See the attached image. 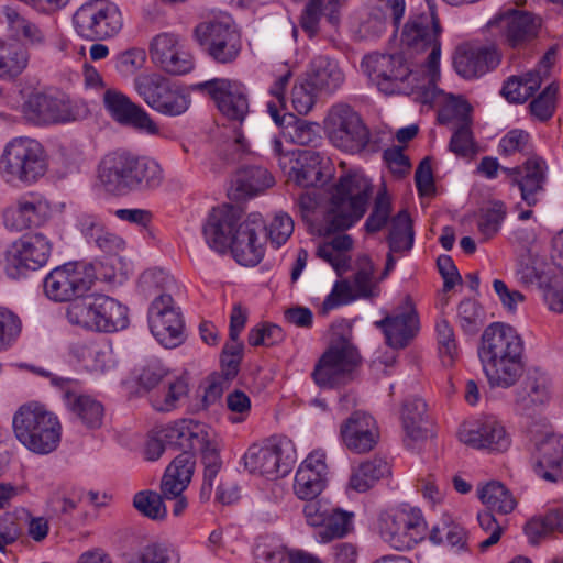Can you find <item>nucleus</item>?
I'll use <instances>...</instances> for the list:
<instances>
[{
    "mask_svg": "<svg viewBox=\"0 0 563 563\" xmlns=\"http://www.w3.org/2000/svg\"><path fill=\"white\" fill-rule=\"evenodd\" d=\"M525 345L517 331L505 323L489 324L483 332L478 357L492 387L509 388L522 376Z\"/></svg>",
    "mask_w": 563,
    "mask_h": 563,
    "instance_id": "obj_1",
    "label": "nucleus"
},
{
    "mask_svg": "<svg viewBox=\"0 0 563 563\" xmlns=\"http://www.w3.org/2000/svg\"><path fill=\"white\" fill-rule=\"evenodd\" d=\"M98 179L106 191L124 196L158 188L164 175L155 159L117 150L101 158L98 165Z\"/></svg>",
    "mask_w": 563,
    "mask_h": 563,
    "instance_id": "obj_2",
    "label": "nucleus"
},
{
    "mask_svg": "<svg viewBox=\"0 0 563 563\" xmlns=\"http://www.w3.org/2000/svg\"><path fill=\"white\" fill-rule=\"evenodd\" d=\"M372 185L361 173H347L334 185L320 232L332 234L354 225L367 210Z\"/></svg>",
    "mask_w": 563,
    "mask_h": 563,
    "instance_id": "obj_3",
    "label": "nucleus"
},
{
    "mask_svg": "<svg viewBox=\"0 0 563 563\" xmlns=\"http://www.w3.org/2000/svg\"><path fill=\"white\" fill-rule=\"evenodd\" d=\"M12 427L19 442L36 454H48L60 442L58 418L37 402L21 406L13 416Z\"/></svg>",
    "mask_w": 563,
    "mask_h": 563,
    "instance_id": "obj_4",
    "label": "nucleus"
},
{
    "mask_svg": "<svg viewBox=\"0 0 563 563\" xmlns=\"http://www.w3.org/2000/svg\"><path fill=\"white\" fill-rule=\"evenodd\" d=\"M66 317L73 325L91 332L112 333L129 325L128 308L106 295L73 300L67 307Z\"/></svg>",
    "mask_w": 563,
    "mask_h": 563,
    "instance_id": "obj_5",
    "label": "nucleus"
},
{
    "mask_svg": "<svg viewBox=\"0 0 563 563\" xmlns=\"http://www.w3.org/2000/svg\"><path fill=\"white\" fill-rule=\"evenodd\" d=\"M48 162L44 146L35 139L20 136L11 140L0 158V174L11 185H31L43 177Z\"/></svg>",
    "mask_w": 563,
    "mask_h": 563,
    "instance_id": "obj_6",
    "label": "nucleus"
},
{
    "mask_svg": "<svg viewBox=\"0 0 563 563\" xmlns=\"http://www.w3.org/2000/svg\"><path fill=\"white\" fill-rule=\"evenodd\" d=\"M194 37L201 49L217 64L234 63L242 51L241 34L228 14L197 24Z\"/></svg>",
    "mask_w": 563,
    "mask_h": 563,
    "instance_id": "obj_7",
    "label": "nucleus"
},
{
    "mask_svg": "<svg viewBox=\"0 0 563 563\" xmlns=\"http://www.w3.org/2000/svg\"><path fill=\"white\" fill-rule=\"evenodd\" d=\"M377 528L383 540L400 551L412 549L427 534L422 514L413 507H399L380 512Z\"/></svg>",
    "mask_w": 563,
    "mask_h": 563,
    "instance_id": "obj_8",
    "label": "nucleus"
},
{
    "mask_svg": "<svg viewBox=\"0 0 563 563\" xmlns=\"http://www.w3.org/2000/svg\"><path fill=\"white\" fill-rule=\"evenodd\" d=\"M134 89L148 107L164 115H181L191 103L190 96L181 87L156 73L136 76Z\"/></svg>",
    "mask_w": 563,
    "mask_h": 563,
    "instance_id": "obj_9",
    "label": "nucleus"
},
{
    "mask_svg": "<svg viewBox=\"0 0 563 563\" xmlns=\"http://www.w3.org/2000/svg\"><path fill=\"white\" fill-rule=\"evenodd\" d=\"M96 271L92 264L66 263L54 268L44 279L45 295L53 301L63 302L81 299L93 282Z\"/></svg>",
    "mask_w": 563,
    "mask_h": 563,
    "instance_id": "obj_10",
    "label": "nucleus"
},
{
    "mask_svg": "<svg viewBox=\"0 0 563 563\" xmlns=\"http://www.w3.org/2000/svg\"><path fill=\"white\" fill-rule=\"evenodd\" d=\"M324 130L330 142L338 148L355 153L369 142V131L361 117L347 104H335L324 120Z\"/></svg>",
    "mask_w": 563,
    "mask_h": 563,
    "instance_id": "obj_11",
    "label": "nucleus"
},
{
    "mask_svg": "<svg viewBox=\"0 0 563 563\" xmlns=\"http://www.w3.org/2000/svg\"><path fill=\"white\" fill-rule=\"evenodd\" d=\"M361 69L369 82L385 95L408 93V79L411 70L404 62L402 56L367 54L361 62Z\"/></svg>",
    "mask_w": 563,
    "mask_h": 563,
    "instance_id": "obj_12",
    "label": "nucleus"
},
{
    "mask_svg": "<svg viewBox=\"0 0 563 563\" xmlns=\"http://www.w3.org/2000/svg\"><path fill=\"white\" fill-rule=\"evenodd\" d=\"M76 31L85 38L101 41L114 36L122 27V15L113 2L90 1L73 18Z\"/></svg>",
    "mask_w": 563,
    "mask_h": 563,
    "instance_id": "obj_13",
    "label": "nucleus"
},
{
    "mask_svg": "<svg viewBox=\"0 0 563 563\" xmlns=\"http://www.w3.org/2000/svg\"><path fill=\"white\" fill-rule=\"evenodd\" d=\"M52 245L42 233L24 235L5 252L4 271L8 277L20 279L29 272L43 267L51 255Z\"/></svg>",
    "mask_w": 563,
    "mask_h": 563,
    "instance_id": "obj_14",
    "label": "nucleus"
},
{
    "mask_svg": "<svg viewBox=\"0 0 563 563\" xmlns=\"http://www.w3.org/2000/svg\"><path fill=\"white\" fill-rule=\"evenodd\" d=\"M291 444L286 440H269L264 444H253L243 455L244 467L253 474L269 478L286 476L294 462Z\"/></svg>",
    "mask_w": 563,
    "mask_h": 563,
    "instance_id": "obj_15",
    "label": "nucleus"
},
{
    "mask_svg": "<svg viewBox=\"0 0 563 563\" xmlns=\"http://www.w3.org/2000/svg\"><path fill=\"white\" fill-rule=\"evenodd\" d=\"M192 91L209 96L229 120L242 122L249 111L246 88L236 80L212 78L190 86Z\"/></svg>",
    "mask_w": 563,
    "mask_h": 563,
    "instance_id": "obj_16",
    "label": "nucleus"
},
{
    "mask_svg": "<svg viewBox=\"0 0 563 563\" xmlns=\"http://www.w3.org/2000/svg\"><path fill=\"white\" fill-rule=\"evenodd\" d=\"M139 385L147 391L163 386V391L154 394L151 399L157 411L173 410L188 393L187 382L183 377H169V371L159 362H151L143 367Z\"/></svg>",
    "mask_w": 563,
    "mask_h": 563,
    "instance_id": "obj_17",
    "label": "nucleus"
},
{
    "mask_svg": "<svg viewBox=\"0 0 563 563\" xmlns=\"http://www.w3.org/2000/svg\"><path fill=\"white\" fill-rule=\"evenodd\" d=\"M358 363L360 354L355 346L342 339L333 343L321 356L312 377L320 387H334L341 384Z\"/></svg>",
    "mask_w": 563,
    "mask_h": 563,
    "instance_id": "obj_18",
    "label": "nucleus"
},
{
    "mask_svg": "<svg viewBox=\"0 0 563 563\" xmlns=\"http://www.w3.org/2000/svg\"><path fill=\"white\" fill-rule=\"evenodd\" d=\"M22 113L26 121L34 125L75 121L79 117L78 109L68 100L45 92H31L22 104Z\"/></svg>",
    "mask_w": 563,
    "mask_h": 563,
    "instance_id": "obj_19",
    "label": "nucleus"
},
{
    "mask_svg": "<svg viewBox=\"0 0 563 563\" xmlns=\"http://www.w3.org/2000/svg\"><path fill=\"white\" fill-rule=\"evenodd\" d=\"M148 322L152 334L163 346L173 349L183 342V316L169 294H159L153 300Z\"/></svg>",
    "mask_w": 563,
    "mask_h": 563,
    "instance_id": "obj_20",
    "label": "nucleus"
},
{
    "mask_svg": "<svg viewBox=\"0 0 563 563\" xmlns=\"http://www.w3.org/2000/svg\"><path fill=\"white\" fill-rule=\"evenodd\" d=\"M148 53L153 64L170 75H185L194 68L192 57L184 49L175 33L155 35L150 42Z\"/></svg>",
    "mask_w": 563,
    "mask_h": 563,
    "instance_id": "obj_21",
    "label": "nucleus"
},
{
    "mask_svg": "<svg viewBox=\"0 0 563 563\" xmlns=\"http://www.w3.org/2000/svg\"><path fill=\"white\" fill-rule=\"evenodd\" d=\"M488 26L497 27L508 46L521 48L538 36L541 21L532 13L507 9L489 21Z\"/></svg>",
    "mask_w": 563,
    "mask_h": 563,
    "instance_id": "obj_22",
    "label": "nucleus"
},
{
    "mask_svg": "<svg viewBox=\"0 0 563 563\" xmlns=\"http://www.w3.org/2000/svg\"><path fill=\"white\" fill-rule=\"evenodd\" d=\"M459 438L474 449L490 452H504L510 445L505 427L494 417H485L464 424L459 431Z\"/></svg>",
    "mask_w": 563,
    "mask_h": 563,
    "instance_id": "obj_23",
    "label": "nucleus"
},
{
    "mask_svg": "<svg viewBox=\"0 0 563 563\" xmlns=\"http://www.w3.org/2000/svg\"><path fill=\"white\" fill-rule=\"evenodd\" d=\"M52 385L58 388L68 410L86 427L99 428L103 418V406L87 395L79 394V383L71 378L53 377Z\"/></svg>",
    "mask_w": 563,
    "mask_h": 563,
    "instance_id": "obj_24",
    "label": "nucleus"
},
{
    "mask_svg": "<svg viewBox=\"0 0 563 563\" xmlns=\"http://www.w3.org/2000/svg\"><path fill=\"white\" fill-rule=\"evenodd\" d=\"M103 103L107 111L117 122L150 135L159 133L157 124L150 114L122 92L107 90L103 95Z\"/></svg>",
    "mask_w": 563,
    "mask_h": 563,
    "instance_id": "obj_25",
    "label": "nucleus"
},
{
    "mask_svg": "<svg viewBox=\"0 0 563 563\" xmlns=\"http://www.w3.org/2000/svg\"><path fill=\"white\" fill-rule=\"evenodd\" d=\"M375 325L383 330L389 346L394 349L407 346L419 331V318L411 299L406 298L404 305L390 316L376 321Z\"/></svg>",
    "mask_w": 563,
    "mask_h": 563,
    "instance_id": "obj_26",
    "label": "nucleus"
},
{
    "mask_svg": "<svg viewBox=\"0 0 563 563\" xmlns=\"http://www.w3.org/2000/svg\"><path fill=\"white\" fill-rule=\"evenodd\" d=\"M533 445L536 474L548 482L563 479V437L542 433L534 438Z\"/></svg>",
    "mask_w": 563,
    "mask_h": 563,
    "instance_id": "obj_27",
    "label": "nucleus"
},
{
    "mask_svg": "<svg viewBox=\"0 0 563 563\" xmlns=\"http://www.w3.org/2000/svg\"><path fill=\"white\" fill-rule=\"evenodd\" d=\"M241 220V210L234 206L224 205L213 208L203 225L202 232L210 249L219 253L229 250L234 227Z\"/></svg>",
    "mask_w": 563,
    "mask_h": 563,
    "instance_id": "obj_28",
    "label": "nucleus"
},
{
    "mask_svg": "<svg viewBox=\"0 0 563 563\" xmlns=\"http://www.w3.org/2000/svg\"><path fill=\"white\" fill-rule=\"evenodd\" d=\"M345 446L357 454L369 452L378 440V429L372 416L363 411L353 412L340 428Z\"/></svg>",
    "mask_w": 563,
    "mask_h": 563,
    "instance_id": "obj_29",
    "label": "nucleus"
},
{
    "mask_svg": "<svg viewBox=\"0 0 563 563\" xmlns=\"http://www.w3.org/2000/svg\"><path fill=\"white\" fill-rule=\"evenodd\" d=\"M550 388L551 380L548 374L538 367L530 368L522 384L515 390V409L525 415L534 412L550 400Z\"/></svg>",
    "mask_w": 563,
    "mask_h": 563,
    "instance_id": "obj_30",
    "label": "nucleus"
},
{
    "mask_svg": "<svg viewBox=\"0 0 563 563\" xmlns=\"http://www.w3.org/2000/svg\"><path fill=\"white\" fill-rule=\"evenodd\" d=\"M499 63L500 53L494 45L459 47L453 58L456 73L465 79L478 78Z\"/></svg>",
    "mask_w": 563,
    "mask_h": 563,
    "instance_id": "obj_31",
    "label": "nucleus"
},
{
    "mask_svg": "<svg viewBox=\"0 0 563 563\" xmlns=\"http://www.w3.org/2000/svg\"><path fill=\"white\" fill-rule=\"evenodd\" d=\"M325 454L321 451L310 453L297 470L294 492L300 499L318 497L325 486Z\"/></svg>",
    "mask_w": 563,
    "mask_h": 563,
    "instance_id": "obj_32",
    "label": "nucleus"
},
{
    "mask_svg": "<svg viewBox=\"0 0 563 563\" xmlns=\"http://www.w3.org/2000/svg\"><path fill=\"white\" fill-rule=\"evenodd\" d=\"M545 169V162L539 157L527 159L522 169L518 167L501 168L509 177L510 183L518 186L521 198L528 206H534L538 202V195L543 191Z\"/></svg>",
    "mask_w": 563,
    "mask_h": 563,
    "instance_id": "obj_33",
    "label": "nucleus"
},
{
    "mask_svg": "<svg viewBox=\"0 0 563 563\" xmlns=\"http://www.w3.org/2000/svg\"><path fill=\"white\" fill-rule=\"evenodd\" d=\"M165 438L184 451H199L201 457L209 449H219L211 439L208 428L198 421L189 420L176 423L165 430Z\"/></svg>",
    "mask_w": 563,
    "mask_h": 563,
    "instance_id": "obj_34",
    "label": "nucleus"
},
{
    "mask_svg": "<svg viewBox=\"0 0 563 563\" xmlns=\"http://www.w3.org/2000/svg\"><path fill=\"white\" fill-rule=\"evenodd\" d=\"M70 354L84 368L92 373H104L117 364L112 346L104 340L74 343L70 346Z\"/></svg>",
    "mask_w": 563,
    "mask_h": 563,
    "instance_id": "obj_35",
    "label": "nucleus"
},
{
    "mask_svg": "<svg viewBox=\"0 0 563 563\" xmlns=\"http://www.w3.org/2000/svg\"><path fill=\"white\" fill-rule=\"evenodd\" d=\"M440 23L434 12L410 18L404 26L401 43L407 48L423 51L438 38Z\"/></svg>",
    "mask_w": 563,
    "mask_h": 563,
    "instance_id": "obj_36",
    "label": "nucleus"
},
{
    "mask_svg": "<svg viewBox=\"0 0 563 563\" xmlns=\"http://www.w3.org/2000/svg\"><path fill=\"white\" fill-rule=\"evenodd\" d=\"M195 464L194 454L186 451L172 461L161 483V490L164 497H176L183 494L191 482Z\"/></svg>",
    "mask_w": 563,
    "mask_h": 563,
    "instance_id": "obj_37",
    "label": "nucleus"
},
{
    "mask_svg": "<svg viewBox=\"0 0 563 563\" xmlns=\"http://www.w3.org/2000/svg\"><path fill=\"white\" fill-rule=\"evenodd\" d=\"M426 412L427 404L420 398L408 399L402 405L401 422L405 443L410 450L428 438Z\"/></svg>",
    "mask_w": 563,
    "mask_h": 563,
    "instance_id": "obj_38",
    "label": "nucleus"
},
{
    "mask_svg": "<svg viewBox=\"0 0 563 563\" xmlns=\"http://www.w3.org/2000/svg\"><path fill=\"white\" fill-rule=\"evenodd\" d=\"M29 64L30 53L23 44L0 37V80L15 81L26 70Z\"/></svg>",
    "mask_w": 563,
    "mask_h": 563,
    "instance_id": "obj_39",
    "label": "nucleus"
},
{
    "mask_svg": "<svg viewBox=\"0 0 563 563\" xmlns=\"http://www.w3.org/2000/svg\"><path fill=\"white\" fill-rule=\"evenodd\" d=\"M295 165L290 169V178L296 185L308 188L317 186L322 179L323 157L314 150L292 152Z\"/></svg>",
    "mask_w": 563,
    "mask_h": 563,
    "instance_id": "obj_40",
    "label": "nucleus"
},
{
    "mask_svg": "<svg viewBox=\"0 0 563 563\" xmlns=\"http://www.w3.org/2000/svg\"><path fill=\"white\" fill-rule=\"evenodd\" d=\"M344 73L336 60L328 56H317L312 59L308 80L318 91L332 93L344 82Z\"/></svg>",
    "mask_w": 563,
    "mask_h": 563,
    "instance_id": "obj_41",
    "label": "nucleus"
},
{
    "mask_svg": "<svg viewBox=\"0 0 563 563\" xmlns=\"http://www.w3.org/2000/svg\"><path fill=\"white\" fill-rule=\"evenodd\" d=\"M341 4L342 0H309L300 16L301 29L309 37L316 36L319 32L322 14L325 15L331 25L336 26L340 22L339 10Z\"/></svg>",
    "mask_w": 563,
    "mask_h": 563,
    "instance_id": "obj_42",
    "label": "nucleus"
},
{
    "mask_svg": "<svg viewBox=\"0 0 563 563\" xmlns=\"http://www.w3.org/2000/svg\"><path fill=\"white\" fill-rule=\"evenodd\" d=\"M81 232L89 243L106 254L119 255L125 249V241L118 234L107 230L93 216H85L80 221Z\"/></svg>",
    "mask_w": 563,
    "mask_h": 563,
    "instance_id": "obj_43",
    "label": "nucleus"
},
{
    "mask_svg": "<svg viewBox=\"0 0 563 563\" xmlns=\"http://www.w3.org/2000/svg\"><path fill=\"white\" fill-rule=\"evenodd\" d=\"M239 198L252 197L274 184L271 173L261 166H246L236 170L231 179Z\"/></svg>",
    "mask_w": 563,
    "mask_h": 563,
    "instance_id": "obj_44",
    "label": "nucleus"
},
{
    "mask_svg": "<svg viewBox=\"0 0 563 563\" xmlns=\"http://www.w3.org/2000/svg\"><path fill=\"white\" fill-rule=\"evenodd\" d=\"M353 247V240L349 234L334 236L331 241L319 244L316 255L331 265L339 276L349 268V251Z\"/></svg>",
    "mask_w": 563,
    "mask_h": 563,
    "instance_id": "obj_45",
    "label": "nucleus"
},
{
    "mask_svg": "<svg viewBox=\"0 0 563 563\" xmlns=\"http://www.w3.org/2000/svg\"><path fill=\"white\" fill-rule=\"evenodd\" d=\"M3 13L9 30L21 35L31 47L41 48L47 44L46 31L40 24L24 18L10 7H5Z\"/></svg>",
    "mask_w": 563,
    "mask_h": 563,
    "instance_id": "obj_46",
    "label": "nucleus"
},
{
    "mask_svg": "<svg viewBox=\"0 0 563 563\" xmlns=\"http://www.w3.org/2000/svg\"><path fill=\"white\" fill-rule=\"evenodd\" d=\"M479 500L490 511L501 515L510 514L517 506L511 492L500 482L490 481L477 488Z\"/></svg>",
    "mask_w": 563,
    "mask_h": 563,
    "instance_id": "obj_47",
    "label": "nucleus"
},
{
    "mask_svg": "<svg viewBox=\"0 0 563 563\" xmlns=\"http://www.w3.org/2000/svg\"><path fill=\"white\" fill-rule=\"evenodd\" d=\"M540 70H530L522 76L509 78L503 86L501 92L510 102H525L541 86Z\"/></svg>",
    "mask_w": 563,
    "mask_h": 563,
    "instance_id": "obj_48",
    "label": "nucleus"
},
{
    "mask_svg": "<svg viewBox=\"0 0 563 563\" xmlns=\"http://www.w3.org/2000/svg\"><path fill=\"white\" fill-rule=\"evenodd\" d=\"M390 467L386 461L379 457L362 463L351 475L350 486L356 492H366L378 479L388 475Z\"/></svg>",
    "mask_w": 563,
    "mask_h": 563,
    "instance_id": "obj_49",
    "label": "nucleus"
},
{
    "mask_svg": "<svg viewBox=\"0 0 563 563\" xmlns=\"http://www.w3.org/2000/svg\"><path fill=\"white\" fill-rule=\"evenodd\" d=\"M412 220L407 210L399 211L390 219L388 244L390 252L409 251L413 244Z\"/></svg>",
    "mask_w": 563,
    "mask_h": 563,
    "instance_id": "obj_50",
    "label": "nucleus"
},
{
    "mask_svg": "<svg viewBox=\"0 0 563 563\" xmlns=\"http://www.w3.org/2000/svg\"><path fill=\"white\" fill-rule=\"evenodd\" d=\"M429 538L434 544H441L445 540L446 544L456 552L468 550L467 531L449 517L443 518L442 526L432 527Z\"/></svg>",
    "mask_w": 563,
    "mask_h": 563,
    "instance_id": "obj_51",
    "label": "nucleus"
},
{
    "mask_svg": "<svg viewBox=\"0 0 563 563\" xmlns=\"http://www.w3.org/2000/svg\"><path fill=\"white\" fill-rule=\"evenodd\" d=\"M435 332L441 363L445 367H451L460 356V349L455 340L454 330L448 320L441 319L435 323Z\"/></svg>",
    "mask_w": 563,
    "mask_h": 563,
    "instance_id": "obj_52",
    "label": "nucleus"
},
{
    "mask_svg": "<svg viewBox=\"0 0 563 563\" xmlns=\"http://www.w3.org/2000/svg\"><path fill=\"white\" fill-rule=\"evenodd\" d=\"M354 514L332 507L323 529L319 532L321 542L345 537L353 529Z\"/></svg>",
    "mask_w": 563,
    "mask_h": 563,
    "instance_id": "obj_53",
    "label": "nucleus"
},
{
    "mask_svg": "<svg viewBox=\"0 0 563 563\" xmlns=\"http://www.w3.org/2000/svg\"><path fill=\"white\" fill-rule=\"evenodd\" d=\"M352 289L357 297L362 298H371L378 295L377 285L374 282V265L367 255L357 257Z\"/></svg>",
    "mask_w": 563,
    "mask_h": 563,
    "instance_id": "obj_54",
    "label": "nucleus"
},
{
    "mask_svg": "<svg viewBox=\"0 0 563 563\" xmlns=\"http://www.w3.org/2000/svg\"><path fill=\"white\" fill-rule=\"evenodd\" d=\"M134 508L152 520H163L167 515L162 495L153 490H142L133 497Z\"/></svg>",
    "mask_w": 563,
    "mask_h": 563,
    "instance_id": "obj_55",
    "label": "nucleus"
},
{
    "mask_svg": "<svg viewBox=\"0 0 563 563\" xmlns=\"http://www.w3.org/2000/svg\"><path fill=\"white\" fill-rule=\"evenodd\" d=\"M235 261L243 266H255L257 265L263 256L264 249L261 243L258 235L254 239L250 238L246 240H238L229 246Z\"/></svg>",
    "mask_w": 563,
    "mask_h": 563,
    "instance_id": "obj_56",
    "label": "nucleus"
},
{
    "mask_svg": "<svg viewBox=\"0 0 563 563\" xmlns=\"http://www.w3.org/2000/svg\"><path fill=\"white\" fill-rule=\"evenodd\" d=\"M139 290L145 296L157 292L165 294L174 287L173 277L163 269L151 268L143 272L139 278Z\"/></svg>",
    "mask_w": 563,
    "mask_h": 563,
    "instance_id": "obj_57",
    "label": "nucleus"
},
{
    "mask_svg": "<svg viewBox=\"0 0 563 563\" xmlns=\"http://www.w3.org/2000/svg\"><path fill=\"white\" fill-rule=\"evenodd\" d=\"M457 321L465 333L474 334L484 324L485 313L475 300L464 299L457 306Z\"/></svg>",
    "mask_w": 563,
    "mask_h": 563,
    "instance_id": "obj_58",
    "label": "nucleus"
},
{
    "mask_svg": "<svg viewBox=\"0 0 563 563\" xmlns=\"http://www.w3.org/2000/svg\"><path fill=\"white\" fill-rule=\"evenodd\" d=\"M391 201L386 191H379L375 198L373 209L365 221V230L368 233L380 231L390 219Z\"/></svg>",
    "mask_w": 563,
    "mask_h": 563,
    "instance_id": "obj_59",
    "label": "nucleus"
},
{
    "mask_svg": "<svg viewBox=\"0 0 563 563\" xmlns=\"http://www.w3.org/2000/svg\"><path fill=\"white\" fill-rule=\"evenodd\" d=\"M505 216V206L500 201H496L492 203L490 207L482 209L477 221V228L484 236V240L490 239L498 232Z\"/></svg>",
    "mask_w": 563,
    "mask_h": 563,
    "instance_id": "obj_60",
    "label": "nucleus"
},
{
    "mask_svg": "<svg viewBox=\"0 0 563 563\" xmlns=\"http://www.w3.org/2000/svg\"><path fill=\"white\" fill-rule=\"evenodd\" d=\"M203 464V482L200 489L201 499L208 500L212 493L214 479L222 467L219 449H209L201 457Z\"/></svg>",
    "mask_w": 563,
    "mask_h": 563,
    "instance_id": "obj_61",
    "label": "nucleus"
},
{
    "mask_svg": "<svg viewBox=\"0 0 563 563\" xmlns=\"http://www.w3.org/2000/svg\"><path fill=\"white\" fill-rule=\"evenodd\" d=\"M317 89L308 79L295 84L291 90V103L301 115L308 114L316 103Z\"/></svg>",
    "mask_w": 563,
    "mask_h": 563,
    "instance_id": "obj_62",
    "label": "nucleus"
},
{
    "mask_svg": "<svg viewBox=\"0 0 563 563\" xmlns=\"http://www.w3.org/2000/svg\"><path fill=\"white\" fill-rule=\"evenodd\" d=\"M477 521L483 532L488 537L478 543L481 552H486L490 547L495 545L504 533V527L499 525L490 510L479 511Z\"/></svg>",
    "mask_w": 563,
    "mask_h": 563,
    "instance_id": "obj_63",
    "label": "nucleus"
},
{
    "mask_svg": "<svg viewBox=\"0 0 563 563\" xmlns=\"http://www.w3.org/2000/svg\"><path fill=\"white\" fill-rule=\"evenodd\" d=\"M130 563H177V558L167 547L152 543L143 548L137 558Z\"/></svg>",
    "mask_w": 563,
    "mask_h": 563,
    "instance_id": "obj_64",
    "label": "nucleus"
}]
</instances>
